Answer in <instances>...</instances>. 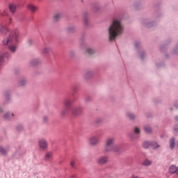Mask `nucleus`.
<instances>
[{
  "instance_id": "nucleus-1",
  "label": "nucleus",
  "mask_w": 178,
  "mask_h": 178,
  "mask_svg": "<svg viewBox=\"0 0 178 178\" xmlns=\"http://www.w3.org/2000/svg\"><path fill=\"white\" fill-rule=\"evenodd\" d=\"M123 33V25L119 20H114L111 26L108 29L109 40L110 41L115 40L118 35H120Z\"/></svg>"
},
{
  "instance_id": "nucleus-2",
  "label": "nucleus",
  "mask_w": 178,
  "mask_h": 178,
  "mask_svg": "<svg viewBox=\"0 0 178 178\" xmlns=\"http://www.w3.org/2000/svg\"><path fill=\"white\" fill-rule=\"evenodd\" d=\"M19 41V31L17 29L11 31L8 38L3 40L4 45H9V49L11 52H16L17 50V45L15 42Z\"/></svg>"
},
{
  "instance_id": "nucleus-3",
  "label": "nucleus",
  "mask_w": 178,
  "mask_h": 178,
  "mask_svg": "<svg viewBox=\"0 0 178 178\" xmlns=\"http://www.w3.org/2000/svg\"><path fill=\"white\" fill-rule=\"evenodd\" d=\"M115 138H108L104 143V152H112L113 147L115 146Z\"/></svg>"
},
{
  "instance_id": "nucleus-4",
  "label": "nucleus",
  "mask_w": 178,
  "mask_h": 178,
  "mask_svg": "<svg viewBox=\"0 0 178 178\" xmlns=\"http://www.w3.org/2000/svg\"><path fill=\"white\" fill-rule=\"evenodd\" d=\"M64 106H65V108H64L62 111H61V115L63 116H65V115H67V113H69V112H70V111H72V101L70 99H66L64 102Z\"/></svg>"
},
{
  "instance_id": "nucleus-5",
  "label": "nucleus",
  "mask_w": 178,
  "mask_h": 178,
  "mask_svg": "<svg viewBox=\"0 0 178 178\" xmlns=\"http://www.w3.org/2000/svg\"><path fill=\"white\" fill-rule=\"evenodd\" d=\"M108 161L109 157H108V156H102L97 159L96 163L100 166H104V165H106V163H108Z\"/></svg>"
},
{
  "instance_id": "nucleus-6",
  "label": "nucleus",
  "mask_w": 178,
  "mask_h": 178,
  "mask_svg": "<svg viewBox=\"0 0 178 178\" xmlns=\"http://www.w3.org/2000/svg\"><path fill=\"white\" fill-rule=\"evenodd\" d=\"M44 161L45 162H51V161H54V152L51 151L46 152L44 156Z\"/></svg>"
},
{
  "instance_id": "nucleus-7",
  "label": "nucleus",
  "mask_w": 178,
  "mask_h": 178,
  "mask_svg": "<svg viewBox=\"0 0 178 178\" xmlns=\"http://www.w3.org/2000/svg\"><path fill=\"white\" fill-rule=\"evenodd\" d=\"M149 147H152V148L156 149V148H159V145H158V143L156 142H145L143 143V147L144 148H149Z\"/></svg>"
},
{
  "instance_id": "nucleus-8",
  "label": "nucleus",
  "mask_w": 178,
  "mask_h": 178,
  "mask_svg": "<svg viewBox=\"0 0 178 178\" xmlns=\"http://www.w3.org/2000/svg\"><path fill=\"white\" fill-rule=\"evenodd\" d=\"M39 147L41 149H47L48 148V142L44 139H40L39 140Z\"/></svg>"
},
{
  "instance_id": "nucleus-9",
  "label": "nucleus",
  "mask_w": 178,
  "mask_h": 178,
  "mask_svg": "<svg viewBox=\"0 0 178 178\" xmlns=\"http://www.w3.org/2000/svg\"><path fill=\"white\" fill-rule=\"evenodd\" d=\"M72 115H74V116H77L79 115H80V113H81V112L83 111V108L81 106H78V107H75V108H72L71 109Z\"/></svg>"
},
{
  "instance_id": "nucleus-10",
  "label": "nucleus",
  "mask_w": 178,
  "mask_h": 178,
  "mask_svg": "<svg viewBox=\"0 0 178 178\" xmlns=\"http://www.w3.org/2000/svg\"><path fill=\"white\" fill-rule=\"evenodd\" d=\"M89 143L91 145H97L99 143V138L98 136H92L89 139Z\"/></svg>"
},
{
  "instance_id": "nucleus-11",
  "label": "nucleus",
  "mask_w": 178,
  "mask_h": 178,
  "mask_svg": "<svg viewBox=\"0 0 178 178\" xmlns=\"http://www.w3.org/2000/svg\"><path fill=\"white\" fill-rule=\"evenodd\" d=\"M9 32V29H8V26L6 25H1L0 26V33L3 34V35H5L7 33Z\"/></svg>"
},
{
  "instance_id": "nucleus-12",
  "label": "nucleus",
  "mask_w": 178,
  "mask_h": 178,
  "mask_svg": "<svg viewBox=\"0 0 178 178\" xmlns=\"http://www.w3.org/2000/svg\"><path fill=\"white\" fill-rule=\"evenodd\" d=\"M170 172L172 175H175L176 173L178 175V167H176L175 165H171L169 168Z\"/></svg>"
},
{
  "instance_id": "nucleus-13",
  "label": "nucleus",
  "mask_w": 178,
  "mask_h": 178,
  "mask_svg": "<svg viewBox=\"0 0 178 178\" xmlns=\"http://www.w3.org/2000/svg\"><path fill=\"white\" fill-rule=\"evenodd\" d=\"M27 8L29 10H31V12H36L38 9L37 7L33 4L28 5Z\"/></svg>"
},
{
  "instance_id": "nucleus-14",
  "label": "nucleus",
  "mask_w": 178,
  "mask_h": 178,
  "mask_svg": "<svg viewBox=\"0 0 178 178\" xmlns=\"http://www.w3.org/2000/svg\"><path fill=\"white\" fill-rule=\"evenodd\" d=\"M9 10H10V12H11V13H15V12H16V5L13 3L10 4Z\"/></svg>"
},
{
  "instance_id": "nucleus-15",
  "label": "nucleus",
  "mask_w": 178,
  "mask_h": 178,
  "mask_svg": "<svg viewBox=\"0 0 178 178\" xmlns=\"http://www.w3.org/2000/svg\"><path fill=\"white\" fill-rule=\"evenodd\" d=\"M6 56H7L6 53L3 54H0V66L5 61V58H6Z\"/></svg>"
},
{
  "instance_id": "nucleus-16",
  "label": "nucleus",
  "mask_w": 178,
  "mask_h": 178,
  "mask_svg": "<svg viewBox=\"0 0 178 178\" xmlns=\"http://www.w3.org/2000/svg\"><path fill=\"white\" fill-rule=\"evenodd\" d=\"M51 51H52V49L50 47H46L43 48L42 54H49V52H51Z\"/></svg>"
},
{
  "instance_id": "nucleus-17",
  "label": "nucleus",
  "mask_w": 178,
  "mask_h": 178,
  "mask_svg": "<svg viewBox=\"0 0 178 178\" xmlns=\"http://www.w3.org/2000/svg\"><path fill=\"white\" fill-rule=\"evenodd\" d=\"M175 138H172L170 140V147L171 149H173V148H175Z\"/></svg>"
},
{
  "instance_id": "nucleus-18",
  "label": "nucleus",
  "mask_w": 178,
  "mask_h": 178,
  "mask_svg": "<svg viewBox=\"0 0 178 178\" xmlns=\"http://www.w3.org/2000/svg\"><path fill=\"white\" fill-rule=\"evenodd\" d=\"M120 151V147L118 145L113 146V149L111 150V152H119Z\"/></svg>"
},
{
  "instance_id": "nucleus-19",
  "label": "nucleus",
  "mask_w": 178,
  "mask_h": 178,
  "mask_svg": "<svg viewBox=\"0 0 178 178\" xmlns=\"http://www.w3.org/2000/svg\"><path fill=\"white\" fill-rule=\"evenodd\" d=\"M127 116L129 118V119H130V120H134L136 119V115L131 113H128Z\"/></svg>"
},
{
  "instance_id": "nucleus-20",
  "label": "nucleus",
  "mask_w": 178,
  "mask_h": 178,
  "mask_svg": "<svg viewBox=\"0 0 178 178\" xmlns=\"http://www.w3.org/2000/svg\"><path fill=\"white\" fill-rule=\"evenodd\" d=\"M95 52V51L93 49H91V48L86 49V54H88V55H92V54H94Z\"/></svg>"
},
{
  "instance_id": "nucleus-21",
  "label": "nucleus",
  "mask_w": 178,
  "mask_h": 178,
  "mask_svg": "<svg viewBox=\"0 0 178 178\" xmlns=\"http://www.w3.org/2000/svg\"><path fill=\"white\" fill-rule=\"evenodd\" d=\"M152 162L151 161L146 159L143 161V165L144 166H149V165H151Z\"/></svg>"
},
{
  "instance_id": "nucleus-22",
  "label": "nucleus",
  "mask_w": 178,
  "mask_h": 178,
  "mask_svg": "<svg viewBox=\"0 0 178 178\" xmlns=\"http://www.w3.org/2000/svg\"><path fill=\"white\" fill-rule=\"evenodd\" d=\"M134 131L135 134H140V128L136 127L134 129Z\"/></svg>"
},
{
  "instance_id": "nucleus-23",
  "label": "nucleus",
  "mask_w": 178,
  "mask_h": 178,
  "mask_svg": "<svg viewBox=\"0 0 178 178\" xmlns=\"http://www.w3.org/2000/svg\"><path fill=\"white\" fill-rule=\"evenodd\" d=\"M71 168H76V161L72 160L70 162Z\"/></svg>"
},
{
  "instance_id": "nucleus-24",
  "label": "nucleus",
  "mask_w": 178,
  "mask_h": 178,
  "mask_svg": "<svg viewBox=\"0 0 178 178\" xmlns=\"http://www.w3.org/2000/svg\"><path fill=\"white\" fill-rule=\"evenodd\" d=\"M145 131H146V133H151V131H152L151 127H145Z\"/></svg>"
},
{
  "instance_id": "nucleus-25",
  "label": "nucleus",
  "mask_w": 178,
  "mask_h": 178,
  "mask_svg": "<svg viewBox=\"0 0 178 178\" xmlns=\"http://www.w3.org/2000/svg\"><path fill=\"white\" fill-rule=\"evenodd\" d=\"M60 17H62V15H60V14H56L54 17V19L56 20H58V19H60Z\"/></svg>"
},
{
  "instance_id": "nucleus-26",
  "label": "nucleus",
  "mask_w": 178,
  "mask_h": 178,
  "mask_svg": "<svg viewBox=\"0 0 178 178\" xmlns=\"http://www.w3.org/2000/svg\"><path fill=\"white\" fill-rule=\"evenodd\" d=\"M37 63H38V60L37 59H35L33 61H31V65L33 66H34L35 65H37Z\"/></svg>"
},
{
  "instance_id": "nucleus-27",
  "label": "nucleus",
  "mask_w": 178,
  "mask_h": 178,
  "mask_svg": "<svg viewBox=\"0 0 178 178\" xmlns=\"http://www.w3.org/2000/svg\"><path fill=\"white\" fill-rule=\"evenodd\" d=\"M0 152L1 154H6V150L4 148L0 147Z\"/></svg>"
},
{
  "instance_id": "nucleus-28",
  "label": "nucleus",
  "mask_w": 178,
  "mask_h": 178,
  "mask_svg": "<svg viewBox=\"0 0 178 178\" xmlns=\"http://www.w3.org/2000/svg\"><path fill=\"white\" fill-rule=\"evenodd\" d=\"M26 84V80L23 79L19 81V86H24Z\"/></svg>"
},
{
  "instance_id": "nucleus-29",
  "label": "nucleus",
  "mask_w": 178,
  "mask_h": 178,
  "mask_svg": "<svg viewBox=\"0 0 178 178\" xmlns=\"http://www.w3.org/2000/svg\"><path fill=\"white\" fill-rule=\"evenodd\" d=\"M4 119H10L9 114H5L3 116Z\"/></svg>"
},
{
  "instance_id": "nucleus-30",
  "label": "nucleus",
  "mask_w": 178,
  "mask_h": 178,
  "mask_svg": "<svg viewBox=\"0 0 178 178\" xmlns=\"http://www.w3.org/2000/svg\"><path fill=\"white\" fill-rule=\"evenodd\" d=\"M73 30H74V28H69L68 29L69 33H72L73 31Z\"/></svg>"
},
{
  "instance_id": "nucleus-31",
  "label": "nucleus",
  "mask_w": 178,
  "mask_h": 178,
  "mask_svg": "<svg viewBox=\"0 0 178 178\" xmlns=\"http://www.w3.org/2000/svg\"><path fill=\"white\" fill-rule=\"evenodd\" d=\"M174 130H175V131H178V125H175L174 127Z\"/></svg>"
},
{
  "instance_id": "nucleus-32",
  "label": "nucleus",
  "mask_w": 178,
  "mask_h": 178,
  "mask_svg": "<svg viewBox=\"0 0 178 178\" xmlns=\"http://www.w3.org/2000/svg\"><path fill=\"white\" fill-rule=\"evenodd\" d=\"M43 120H44V122H47V120H48V118L47 117H44Z\"/></svg>"
},
{
  "instance_id": "nucleus-33",
  "label": "nucleus",
  "mask_w": 178,
  "mask_h": 178,
  "mask_svg": "<svg viewBox=\"0 0 178 178\" xmlns=\"http://www.w3.org/2000/svg\"><path fill=\"white\" fill-rule=\"evenodd\" d=\"M70 178H76V175H72Z\"/></svg>"
},
{
  "instance_id": "nucleus-34",
  "label": "nucleus",
  "mask_w": 178,
  "mask_h": 178,
  "mask_svg": "<svg viewBox=\"0 0 178 178\" xmlns=\"http://www.w3.org/2000/svg\"><path fill=\"white\" fill-rule=\"evenodd\" d=\"M175 120H178V116L175 117Z\"/></svg>"
},
{
  "instance_id": "nucleus-35",
  "label": "nucleus",
  "mask_w": 178,
  "mask_h": 178,
  "mask_svg": "<svg viewBox=\"0 0 178 178\" xmlns=\"http://www.w3.org/2000/svg\"><path fill=\"white\" fill-rule=\"evenodd\" d=\"M0 112L2 113V112H3V111H2V108H0Z\"/></svg>"
},
{
  "instance_id": "nucleus-36",
  "label": "nucleus",
  "mask_w": 178,
  "mask_h": 178,
  "mask_svg": "<svg viewBox=\"0 0 178 178\" xmlns=\"http://www.w3.org/2000/svg\"><path fill=\"white\" fill-rule=\"evenodd\" d=\"M84 21H85V22H87V18H85V19H84Z\"/></svg>"
},
{
  "instance_id": "nucleus-37",
  "label": "nucleus",
  "mask_w": 178,
  "mask_h": 178,
  "mask_svg": "<svg viewBox=\"0 0 178 178\" xmlns=\"http://www.w3.org/2000/svg\"><path fill=\"white\" fill-rule=\"evenodd\" d=\"M141 58L143 59V54H141Z\"/></svg>"
}]
</instances>
